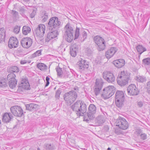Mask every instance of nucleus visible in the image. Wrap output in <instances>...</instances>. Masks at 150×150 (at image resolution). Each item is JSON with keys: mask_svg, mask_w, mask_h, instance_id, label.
I'll return each instance as SVG.
<instances>
[{"mask_svg": "<svg viewBox=\"0 0 150 150\" xmlns=\"http://www.w3.org/2000/svg\"><path fill=\"white\" fill-rule=\"evenodd\" d=\"M24 1L25 2H28V1H29L30 0H24Z\"/></svg>", "mask_w": 150, "mask_h": 150, "instance_id": "nucleus-57", "label": "nucleus"}, {"mask_svg": "<svg viewBox=\"0 0 150 150\" xmlns=\"http://www.w3.org/2000/svg\"><path fill=\"white\" fill-rule=\"evenodd\" d=\"M113 63L115 66L117 68L122 67L125 64V61L122 59L115 60L113 62Z\"/></svg>", "mask_w": 150, "mask_h": 150, "instance_id": "nucleus-23", "label": "nucleus"}, {"mask_svg": "<svg viewBox=\"0 0 150 150\" xmlns=\"http://www.w3.org/2000/svg\"><path fill=\"white\" fill-rule=\"evenodd\" d=\"M57 73V76L59 77H61L62 75V69L59 67H57L56 68Z\"/></svg>", "mask_w": 150, "mask_h": 150, "instance_id": "nucleus-35", "label": "nucleus"}, {"mask_svg": "<svg viewBox=\"0 0 150 150\" xmlns=\"http://www.w3.org/2000/svg\"><path fill=\"white\" fill-rule=\"evenodd\" d=\"M32 40L30 38H23L21 41L22 46L25 48H28L31 45Z\"/></svg>", "mask_w": 150, "mask_h": 150, "instance_id": "nucleus-17", "label": "nucleus"}, {"mask_svg": "<svg viewBox=\"0 0 150 150\" xmlns=\"http://www.w3.org/2000/svg\"><path fill=\"white\" fill-rule=\"evenodd\" d=\"M125 100V96L122 91H117L115 93V101L117 106L119 108L122 107Z\"/></svg>", "mask_w": 150, "mask_h": 150, "instance_id": "nucleus-7", "label": "nucleus"}, {"mask_svg": "<svg viewBox=\"0 0 150 150\" xmlns=\"http://www.w3.org/2000/svg\"><path fill=\"white\" fill-rule=\"evenodd\" d=\"M11 14H12L13 16L15 19L18 18H19V14L18 12L16 11L12 10Z\"/></svg>", "mask_w": 150, "mask_h": 150, "instance_id": "nucleus-37", "label": "nucleus"}, {"mask_svg": "<svg viewBox=\"0 0 150 150\" xmlns=\"http://www.w3.org/2000/svg\"><path fill=\"white\" fill-rule=\"evenodd\" d=\"M94 116V105L90 104L88 108V113L87 117L84 116V120L88 121H89L88 118L89 120H92L93 119Z\"/></svg>", "mask_w": 150, "mask_h": 150, "instance_id": "nucleus-15", "label": "nucleus"}, {"mask_svg": "<svg viewBox=\"0 0 150 150\" xmlns=\"http://www.w3.org/2000/svg\"><path fill=\"white\" fill-rule=\"evenodd\" d=\"M36 13V11L35 9L33 10L32 13L30 14V17L31 18H33Z\"/></svg>", "mask_w": 150, "mask_h": 150, "instance_id": "nucleus-48", "label": "nucleus"}, {"mask_svg": "<svg viewBox=\"0 0 150 150\" xmlns=\"http://www.w3.org/2000/svg\"><path fill=\"white\" fill-rule=\"evenodd\" d=\"M103 78L109 83H111L114 81L115 77L112 73L108 71H105L103 73Z\"/></svg>", "mask_w": 150, "mask_h": 150, "instance_id": "nucleus-14", "label": "nucleus"}, {"mask_svg": "<svg viewBox=\"0 0 150 150\" xmlns=\"http://www.w3.org/2000/svg\"><path fill=\"white\" fill-rule=\"evenodd\" d=\"M136 80L139 82H143L146 81V78L144 76H138L136 78Z\"/></svg>", "mask_w": 150, "mask_h": 150, "instance_id": "nucleus-33", "label": "nucleus"}, {"mask_svg": "<svg viewBox=\"0 0 150 150\" xmlns=\"http://www.w3.org/2000/svg\"><path fill=\"white\" fill-rule=\"evenodd\" d=\"M20 30V27L16 26L13 29V32L16 34H18Z\"/></svg>", "mask_w": 150, "mask_h": 150, "instance_id": "nucleus-42", "label": "nucleus"}, {"mask_svg": "<svg viewBox=\"0 0 150 150\" xmlns=\"http://www.w3.org/2000/svg\"><path fill=\"white\" fill-rule=\"evenodd\" d=\"M12 116L11 114L6 112L5 113L3 116L2 120L3 122H8L11 121Z\"/></svg>", "mask_w": 150, "mask_h": 150, "instance_id": "nucleus-26", "label": "nucleus"}, {"mask_svg": "<svg viewBox=\"0 0 150 150\" xmlns=\"http://www.w3.org/2000/svg\"><path fill=\"white\" fill-rule=\"evenodd\" d=\"M31 31V28L27 26H24L23 27L22 32L23 35H27Z\"/></svg>", "mask_w": 150, "mask_h": 150, "instance_id": "nucleus-28", "label": "nucleus"}, {"mask_svg": "<svg viewBox=\"0 0 150 150\" xmlns=\"http://www.w3.org/2000/svg\"><path fill=\"white\" fill-rule=\"evenodd\" d=\"M43 14V15L41 17L42 18V23L46 21L48 18V14L47 13L45 12Z\"/></svg>", "mask_w": 150, "mask_h": 150, "instance_id": "nucleus-34", "label": "nucleus"}, {"mask_svg": "<svg viewBox=\"0 0 150 150\" xmlns=\"http://www.w3.org/2000/svg\"><path fill=\"white\" fill-rule=\"evenodd\" d=\"M72 110L76 112L77 116H83L86 111V106L85 103L80 100L77 101L71 107Z\"/></svg>", "mask_w": 150, "mask_h": 150, "instance_id": "nucleus-1", "label": "nucleus"}, {"mask_svg": "<svg viewBox=\"0 0 150 150\" xmlns=\"http://www.w3.org/2000/svg\"><path fill=\"white\" fill-rule=\"evenodd\" d=\"M41 55V51L40 50H38L33 54L31 56V58H34L36 57L39 56Z\"/></svg>", "mask_w": 150, "mask_h": 150, "instance_id": "nucleus-36", "label": "nucleus"}, {"mask_svg": "<svg viewBox=\"0 0 150 150\" xmlns=\"http://www.w3.org/2000/svg\"><path fill=\"white\" fill-rule=\"evenodd\" d=\"M79 47L78 45L76 44H74L71 46L70 52V54L72 57H75L76 56Z\"/></svg>", "mask_w": 150, "mask_h": 150, "instance_id": "nucleus-22", "label": "nucleus"}, {"mask_svg": "<svg viewBox=\"0 0 150 150\" xmlns=\"http://www.w3.org/2000/svg\"><path fill=\"white\" fill-rule=\"evenodd\" d=\"M77 98V93L74 91L72 90L66 93L64 95V100L68 103H73Z\"/></svg>", "mask_w": 150, "mask_h": 150, "instance_id": "nucleus-8", "label": "nucleus"}, {"mask_svg": "<svg viewBox=\"0 0 150 150\" xmlns=\"http://www.w3.org/2000/svg\"><path fill=\"white\" fill-rule=\"evenodd\" d=\"M11 112L15 116L20 117L23 114L22 108L19 106H14L10 108Z\"/></svg>", "mask_w": 150, "mask_h": 150, "instance_id": "nucleus-13", "label": "nucleus"}, {"mask_svg": "<svg viewBox=\"0 0 150 150\" xmlns=\"http://www.w3.org/2000/svg\"><path fill=\"white\" fill-rule=\"evenodd\" d=\"M18 40L17 39L14 37H11L9 40L8 46L10 48H16L18 45Z\"/></svg>", "mask_w": 150, "mask_h": 150, "instance_id": "nucleus-19", "label": "nucleus"}, {"mask_svg": "<svg viewBox=\"0 0 150 150\" xmlns=\"http://www.w3.org/2000/svg\"><path fill=\"white\" fill-rule=\"evenodd\" d=\"M58 34V32L57 30L49 32L47 33L46 37L45 39V42H48L52 39L56 38L57 37Z\"/></svg>", "mask_w": 150, "mask_h": 150, "instance_id": "nucleus-21", "label": "nucleus"}, {"mask_svg": "<svg viewBox=\"0 0 150 150\" xmlns=\"http://www.w3.org/2000/svg\"><path fill=\"white\" fill-rule=\"evenodd\" d=\"M135 134L137 136L140 135L142 134L141 130L139 129H137L135 131Z\"/></svg>", "mask_w": 150, "mask_h": 150, "instance_id": "nucleus-47", "label": "nucleus"}, {"mask_svg": "<svg viewBox=\"0 0 150 150\" xmlns=\"http://www.w3.org/2000/svg\"><path fill=\"white\" fill-rule=\"evenodd\" d=\"M17 82V81L15 78L12 79L9 81V86L11 88L13 89L16 86Z\"/></svg>", "mask_w": 150, "mask_h": 150, "instance_id": "nucleus-27", "label": "nucleus"}, {"mask_svg": "<svg viewBox=\"0 0 150 150\" xmlns=\"http://www.w3.org/2000/svg\"><path fill=\"white\" fill-rule=\"evenodd\" d=\"M16 77V75L13 73H10L7 76V79L8 80H9L12 79L13 78H15Z\"/></svg>", "mask_w": 150, "mask_h": 150, "instance_id": "nucleus-39", "label": "nucleus"}, {"mask_svg": "<svg viewBox=\"0 0 150 150\" xmlns=\"http://www.w3.org/2000/svg\"><path fill=\"white\" fill-rule=\"evenodd\" d=\"M61 92V89L59 88L58 89L56 92L55 97L57 99H59Z\"/></svg>", "mask_w": 150, "mask_h": 150, "instance_id": "nucleus-41", "label": "nucleus"}, {"mask_svg": "<svg viewBox=\"0 0 150 150\" xmlns=\"http://www.w3.org/2000/svg\"><path fill=\"white\" fill-rule=\"evenodd\" d=\"M79 29L77 27L76 29L74 39H77L79 36Z\"/></svg>", "mask_w": 150, "mask_h": 150, "instance_id": "nucleus-40", "label": "nucleus"}, {"mask_svg": "<svg viewBox=\"0 0 150 150\" xmlns=\"http://www.w3.org/2000/svg\"><path fill=\"white\" fill-rule=\"evenodd\" d=\"M141 139L143 140H144L147 139L146 134L145 133H142L140 135Z\"/></svg>", "mask_w": 150, "mask_h": 150, "instance_id": "nucleus-44", "label": "nucleus"}, {"mask_svg": "<svg viewBox=\"0 0 150 150\" xmlns=\"http://www.w3.org/2000/svg\"><path fill=\"white\" fill-rule=\"evenodd\" d=\"M19 9L20 12V14L23 16H24L25 15L24 13L25 10L23 7H21Z\"/></svg>", "mask_w": 150, "mask_h": 150, "instance_id": "nucleus-46", "label": "nucleus"}, {"mask_svg": "<svg viewBox=\"0 0 150 150\" xmlns=\"http://www.w3.org/2000/svg\"><path fill=\"white\" fill-rule=\"evenodd\" d=\"M8 71L10 73H17L18 72L19 69L17 67L14 66L9 68L8 69Z\"/></svg>", "mask_w": 150, "mask_h": 150, "instance_id": "nucleus-31", "label": "nucleus"}, {"mask_svg": "<svg viewBox=\"0 0 150 150\" xmlns=\"http://www.w3.org/2000/svg\"><path fill=\"white\" fill-rule=\"evenodd\" d=\"M129 77V74L126 71L121 72L117 79L118 84L121 86H124L128 83Z\"/></svg>", "mask_w": 150, "mask_h": 150, "instance_id": "nucleus-3", "label": "nucleus"}, {"mask_svg": "<svg viewBox=\"0 0 150 150\" xmlns=\"http://www.w3.org/2000/svg\"><path fill=\"white\" fill-rule=\"evenodd\" d=\"M46 149L48 150H53V148L51 144H47L46 146Z\"/></svg>", "mask_w": 150, "mask_h": 150, "instance_id": "nucleus-45", "label": "nucleus"}, {"mask_svg": "<svg viewBox=\"0 0 150 150\" xmlns=\"http://www.w3.org/2000/svg\"><path fill=\"white\" fill-rule=\"evenodd\" d=\"M94 42L98 46L97 48L99 51L104 50L105 47V42L104 39L98 36L94 37Z\"/></svg>", "mask_w": 150, "mask_h": 150, "instance_id": "nucleus-11", "label": "nucleus"}, {"mask_svg": "<svg viewBox=\"0 0 150 150\" xmlns=\"http://www.w3.org/2000/svg\"><path fill=\"white\" fill-rule=\"evenodd\" d=\"M107 150H111V148L109 147L108 148Z\"/></svg>", "mask_w": 150, "mask_h": 150, "instance_id": "nucleus-56", "label": "nucleus"}, {"mask_svg": "<svg viewBox=\"0 0 150 150\" xmlns=\"http://www.w3.org/2000/svg\"><path fill=\"white\" fill-rule=\"evenodd\" d=\"M137 50L138 52L140 54H141L143 52L146 51V48L143 47L141 45H138L136 47Z\"/></svg>", "mask_w": 150, "mask_h": 150, "instance_id": "nucleus-30", "label": "nucleus"}, {"mask_svg": "<svg viewBox=\"0 0 150 150\" xmlns=\"http://www.w3.org/2000/svg\"><path fill=\"white\" fill-rule=\"evenodd\" d=\"M37 66L39 69L42 71H44L47 69L46 65L43 63H40L38 64Z\"/></svg>", "mask_w": 150, "mask_h": 150, "instance_id": "nucleus-29", "label": "nucleus"}, {"mask_svg": "<svg viewBox=\"0 0 150 150\" xmlns=\"http://www.w3.org/2000/svg\"><path fill=\"white\" fill-rule=\"evenodd\" d=\"M104 82L101 78L96 79L94 83V94L96 98L101 97L102 90Z\"/></svg>", "mask_w": 150, "mask_h": 150, "instance_id": "nucleus-4", "label": "nucleus"}, {"mask_svg": "<svg viewBox=\"0 0 150 150\" xmlns=\"http://www.w3.org/2000/svg\"><path fill=\"white\" fill-rule=\"evenodd\" d=\"M49 80H50L49 78L48 77V76H47L46 78V81H49Z\"/></svg>", "mask_w": 150, "mask_h": 150, "instance_id": "nucleus-55", "label": "nucleus"}, {"mask_svg": "<svg viewBox=\"0 0 150 150\" xmlns=\"http://www.w3.org/2000/svg\"><path fill=\"white\" fill-rule=\"evenodd\" d=\"M138 106L140 107H141L143 105V102L142 101H139L138 102Z\"/></svg>", "mask_w": 150, "mask_h": 150, "instance_id": "nucleus-50", "label": "nucleus"}, {"mask_svg": "<svg viewBox=\"0 0 150 150\" xmlns=\"http://www.w3.org/2000/svg\"><path fill=\"white\" fill-rule=\"evenodd\" d=\"M147 84L148 92L150 94V81L148 82Z\"/></svg>", "mask_w": 150, "mask_h": 150, "instance_id": "nucleus-49", "label": "nucleus"}, {"mask_svg": "<svg viewBox=\"0 0 150 150\" xmlns=\"http://www.w3.org/2000/svg\"><path fill=\"white\" fill-rule=\"evenodd\" d=\"M38 150H40V149H38Z\"/></svg>", "mask_w": 150, "mask_h": 150, "instance_id": "nucleus-59", "label": "nucleus"}, {"mask_svg": "<svg viewBox=\"0 0 150 150\" xmlns=\"http://www.w3.org/2000/svg\"><path fill=\"white\" fill-rule=\"evenodd\" d=\"M49 83H50L49 81H46V83L45 85V86H47L49 85Z\"/></svg>", "mask_w": 150, "mask_h": 150, "instance_id": "nucleus-54", "label": "nucleus"}, {"mask_svg": "<svg viewBox=\"0 0 150 150\" xmlns=\"http://www.w3.org/2000/svg\"><path fill=\"white\" fill-rule=\"evenodd\" d=\"M117 49L116 47H111L109 48L105 52L106 57L109 59L112 57L117 51Z\"/></svg>", "mask_w": 150, "mask_h": 150, "instance_id": "nucleus-20", "label": "nucleus"}, {"mask_svg": "<svg viewBox=\"0 0 150 150\" xmlns=\"http://www.w3.org/2000/svg\"><path fill=\"white\" fill-rule=\"evenodd\" d=\"M45 31V26L42 24L38 25L35 30L36 37L38 40L42 42L44 39V34Z\"/></svg>", "mask_w": 150, "mask_h": 150, "instance_id": "nucleus-6", "label": "nucleus"}, {"mask_svg": "<svg viewBox=\"0 0 150 150\" xmlns=\"http://www.w3.org/2000/svg\"><path fill=\"white\" fill-rule=\"evenodd\" d=\"M20 63L21 64H24L27 63V61L25 60H22L21 61Z\"/></svg>", "mask_w": 150, "mask_h": 150, "instance_id": "nucleus-51", "label": "nucleus"}, {"mask_svg": "<svg viewBox=\"0 0 150 150\" xmlns=\"http://www.w3.org/2000/svg\"><path fill=\"white\" fill-rule=\"evenodd\" d=\"M77 64L79 65V70L81 72L87 69L89 67L88 62L81 59Z\"/></svg>", "mask_w": 150, "mask_h": 150, "instance_id": "nucleus-18", "label": "nucleus"}, {"mask_svg": "<svg viewBox=\"0 0 150 150\" xmlns=\"http://www.w3.org/2000/svg\"><path fill=\"white\" fill-rule=\"evenodd\" d=\"M127 90L128 93L132 96L137 95L139 93L136 86L134 84H131L129 85L127 88Z\"/></svg>", "mask_w": 150, "mask_h": 150, "instance_id": "nucleus-16", "label": "nucleus"}, {"mask_svg": "<svg viewBox=\"0 0 150 150\" xmlns=\"http://www.w3.org/2000/svg\"><path fill=\"white\" fill-rule=\"evenodd\" d=\"M94 109H95V108H96V106H95V105H94Z\"/></svg>", "mask_w": 150, "mask_h": 150, "instance_id": "nucleus-58", "label": "nucleus"}, {"mask_svg": "<svg viewBox=\"0 0 150 150\" xmlns=\"http://www.w3.org/2000/svg\"><path fill=\"white\" fill-rule=\"evenodd\" d=\"M74 90L76 91V92L78 90V88L77 87H76L74 88Z\"/></svg>", "mask_w": 150, "mask_h": 150, "instance_id": "nucleus-53", "label": "nucleus"}, {"mask_svg": "<svg viewBox=\"0 0 150 150\" xmlns=\"http://www.w3.org/2000/svg\"><path fill=\"white\" fill-rule=\"evenodd\" d=\"M7 86L6 83L4 80L0 81V87H6Z\"/></svg>", "mask_w": 150, "mask_h": 150, "instance_id": "nucleus-43", "label": "nucleus"}, {"mask_svg": "<svg viewBox=\"0 0 150 150\" xmlns=\"http://www.w3.org/2000/svg\"><path fill=\"white\" fill-rule=\"evenodd\" d=\"M38 106V105L34 103H30L25 105L26 109L31 111L34 110Z\"/></svg>", "mask_w": 150, "mask_h": 150, "instance_id": "nucleus-25", "label": "nucleus"}, {"mask_svg": "<svg viewBox=\"0 0 150 150\" xmlns=\"http://www.w3.org/2000/svg\"><path fill=\"white\" fill-rule=\"evenodd\" d=\"M115 125L116 126L122 129H126L128 127V125L125 119L121 117H119L117 120Z\"/></svg>", "mask_w": 150, "mask_h": 150, "instance_id": "nucleus-12", "label": "nucleus"}, {"mask_svg": "<svg viewBox=\"0 0 150 150\" xmlns=\"http://www.w3.org/2000/svg\"><path fill=\"white\" fill-rule=\"evenodd\" d=\"M87 37V33H84L83 35V38L85 39Z\"/></svg>", "mask_w": 150, "mask_h": 150, "instance_id": "nucleus-52", "label": "nucleus"}, {"mask_svg": "<svg viewBox=\"0 0 150 150\" xmlns=\"http://www.w3.org/2000/svg\"><path fill=\"white\" fill-rule=\"evenodd\" d=\"M105 121L104 118L103 116H99L97 117L95 121V126H100L103 124Z\"/></svg>", "mask_w": 150, "mask_h": 150, "instance_id": "nucleus-24", "label": "nucleus"}, {"mask_svg": "<svg viewBox=\"0 0 150 150\" xmlns=\"http://www.w3.org/2000/svg\"><path fill=\"white\" fill-rule=\"evenodd\" d=\"M5 30L3 28L0 29V42L5 38Z\"/></svg>", "mask_w": 150, "mask_h": 150, "instance_id": "nucleus-32", "label": "nucleus"}, {"mask_svg": "<svg viewBox=\"0 0 150 150\" xmlns=\"http://www.w3.org/2000/svg\"><path fill=\"white\" fill-rule=\"evenodd\" d=\"M64 37L66 41L68 42H71L74 38L73 34L74 30L71 25L69 23L65 26L64 28Z\"/></svg>", "mask_w": 150, "mask_h": 150, "instance_id": "nucleus-2", "label": "nucleus"}, {"mask_svg": "<svg viewBox=\"0 0 150 150\" xmlns=\"http://www.w3.org/2000/svg\"><path fill=\"white\" fill-rule=\"evenodd\" d=\"M30 86L28 80L23 79L21 82L20 86L18 87L17 91L19 93L23 94L25 93L26 90H30Z\"/></svg>", "mask_w": 150, "mask_h": 150, "instance_id": "nucleus-9", "label": "nucleus"}, {"mask_svg": "<svg viewBox=\"0 0 150 150\" xmlns=\"http://www.w3.org/2000/svg\"><path fill=\"white\" fill-rule=\"evenodd\" d=\"M115 91V88L114 86H108L103 89L101 97L104 99L109 98L114 94Z\"/></svg>", "mask_w": 150, "mask_h": 150, "instance_id": "nucleus-5", "label": "nucleus"}, {"mask_svg": "<svg viewBox=\"0 0 150 150\" xmlns=\"http://www.w3.org/2000/svg\"><path fill=\"white\" fill-rule=\"evenodd\" d=\"M143 63L146 65H150V58H147L145 59H144L142 60Z\"/></svg>", "mask_w": 150, "mask_h": 150, "instance_id": "nucleus-38", "label": "nucleus"}, {"mask_svg": "<svg viewBox=\"0 0 150 150\" xmlns=\"http://www.w3.org/2000/svg\"><path fill=\"white\" fill-rule=\"evenodd\" d=\"M61 23V22L58 19V18L56 17H54L50 19L48 23V25L52 28H54L57 30L60 27Z\"/></svg>", "mask_w": 150, "mask_h": 150, "instance_id": "nucleus-10", "label": "nucleus"}]
</instances>
